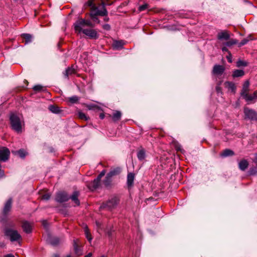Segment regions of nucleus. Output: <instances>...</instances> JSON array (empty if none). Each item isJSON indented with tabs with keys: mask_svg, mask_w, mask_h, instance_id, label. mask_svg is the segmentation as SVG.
I'll use <instances>...</instances> for the list:
<instances>
[{
	"mask_svg": "<svg viewBox=\"0 0 257 257\" xmlns=\"http://www.w3.org/2000/svg\"><path fill=\"white\" fill-rule=\"evenodd\" d=\"M10 122L13 130L19 133L22 132L23 120L17 114L13 113L10 116Z\"/></svg>",
	"mask_w": 257,
	"mask_h": 257,
	"instance_id": "obj_1",
	"label": "nucleus"
},
{
	"mask_svg": "<svg viewBox=\"0 0 257 257\" xmlns=\"http://www.w3.org/2000/svg\"><path fill=\"white\" fill-rule=\"evenodd\" d=\"M118 203V198L116 196H114L109 199L107 201L103 203L101 205V208H106L107 210H111L117 206Z\"/></svg>",
	"mask_w": 257,
	"mask_h": 257,
	"instance_id": "obj_2",
	"label": "nucleus"
},
{
	"mask_svg": "<svg viewBox=\"0 0 257 257\" xmlns=\"http://www.w3.org/2000/svg\"><path fill=\"white\" fill-rule=\"evenodd\" d=\"M105 4L104 2L102 3V10H98V9L96 7H93V12L94 13L91 14V18L92 20L94 22H96L97 23H99V21L98 20V18L96 17L97 16H104L107 15V12L106 10V9L104 7Z\"/></svg>",
	"mask_w": 257,
	"mask_h": 257,
	"instance_id": "obj_3",
	"label": "nucleus"
},
{
	"mask_svg": "<svg viewBox=\"0 0 257 257\" xmlns=\"http://www.w3.org/2000/svg\"><path fill=\"white\" fill-rule=\"evenodd\" d=\"M5 235L8 236L11 241H19L22 237L17 230L8 228L5 230Z\"/></svg>",
	"mask_w": 257,
	"mask_h": 257,
	"instance_id": "obj_4",
	"label": "nucleus"
},
{
	"mask_svg": "<svg viewBox=\"0 0 257 257\" xmlns=\"http://www.w3.org/2000/svg\"><path fill=\"white\" fill-rule=\"evenodd\" d=\"M85 19H79L74 24V28L76 33L80 34V33H83L84 30H86V25L84 24Z\"/></svg>",
	"mask_w": 257,
	"mask_h": 257,
	"instance_id": "obj_5",
	"label": "nucleus"
},
{
	"mask_svg": "<svg viewBox=\"0 0 257 257\" xmlns=\"http://www.w3.org/2000/svg\"><path fill=\"white\" fill-rule=\"evenodd\" d=\"M70 199V197L65 192H60L58 193L56 196V200L60 203L67 201Z\"/></svg>",
	"mask_w": 257,
	"mask_h": 257,
	"instance_id": "obj_6",
	"label": "nucleus"
},
{
	"mask_svg": "<svg viewBox=\"0 0 257 257\" xmlns=\"http://www.w3.org/2000/svg\"><path fill=\"white\" fill-rule=\"evenodd\" d=\"M244 113L245 114V117L248 119L250 120L257 119V113L252 109L245 107L244 109Z\"/></svg>",
	"mask_w": 257,
	"mask_h": 257,
	"instance_id": "obj_7",
	"label": "nucleus"
},
{
	"mask_svg": "<svg viewBox=\"0 0 257 257\" xmlns=\"http://www.w3.org/2000/svg\"><path fill=\"white\" fill-rule=\"evenodd\" d=\"M10 152L9 149L6 147L0 148V160L6 161L9 157Z\"/></svg>",
	"mask_w": 257,
	"mask_h": 257,
	"instance_id": "obj_8",
	"label": "nucleus"
},
{
	"mask_svg": "<svg viewBox=\"0 0 257 257\" xmlns=\"http://www.w3.org/2000/svg\"><path fill=\"white\" fill-rule=\"evenodd\" d=\"M225 70V68L222 65H215L212 70V74L215 75H221Z\"/></svg>",
	"mask_w": 257,
	"mask_h": 257,
	"instance_id": "obj_9",
	"label": "nucleus"
},
{
	"mask_svg": "<svg viewBox=\"0 0 257 257\" xmlns=\"http://www.w3.org/2000/svg\"><path fill=\"white\" fill-rule=\"evenodd\" d=\"M83 33L91 39H97L98 38L97 32L94 30L91 29L84 30Z\"/></svg>",
	"mask_w": 257,
	"mask_h": 257,
	"instance_id": "obj_10",
	"label": "nucleus"
},
{
	"mask_svg": "<svg viewBox=\"0 0 257 257\" xmlns=\"http://www.w3.org/2000/svg\"><path fill=\"white\" fill-rule=\"evenodd\" d=\"M230 38V34L228 31H221L217 34V38L219 40H228Z\"/></svg>",
	"mask_w": 257,
	"mask_h": 257,
	"instance_id": "obj_11",
	"label": "nucleus"
},
{
	"mask_svg": "<svg viewBox=\"0 0 257 257\" xmlns=\"http://www.w3.org/2000/svg\"><path fill=\"white\" fill-rule=\"evenodd\" d=\"M100 185V180L98 179V178H96L93 180V181L90 182L88 185V187L89 189L91 190H94L95 189H97Z\"/></svg>",
	"mask_w": 257,
	"mask_h": 257,
	"instance_id": "obj_12",
	"label": "nucleus"
},
{
	"mask_svg": "<svg viewBox=\"0 0 257 257\" xmlns=\"http://www.w3.org/2000/svg\"><path fill=\"white\" fill-rule=\"evenodd\" d=\"M79 196V193L78 191H75L73 192V194L70 197V199L72 200V201L74 202L75 204L77 206L79 205L80 201L78 200V196Z\"/></svg>",
	"mask_w": 257,
	"mask_h": 257,
	"instance_id": "obj_13",
	"label": "nucleus"
},
{
	"mask_svg": "<svg viewBox=\"0 0 257 257\" xmlns=\"http://www.w3.org/2000/svg\"><path fill=\"white\" fill-rule=\"evenodd\" d=\"M135 179V175L133 173H129L127 176V184L128 187H131L133 185Z\"/></svg>",
	"mask_w": 257,
	"mask_h": 257,
	"instance_id": "obj_14",
	"label": "nucleus"
},
{
	"mask_svg": "<svg viewBox=\"0 0 257 257\" xmlns=\"http://www.w3.org/2000/svg\"><path fill=\"white\" fill-rule=\"evenodd\" d=\"M22 227L24 231L27 233H30L32 231V226L30 223L27 221L23 222Z\"/></svg>",
	"mask_w": 257,
	"mask_h": 257,
	"instance_id": "obj_15",
	"label": "nucleus"
},
{
	"mask_svg": "<svg viewBox=\"0 0 257 257\" xmlns=\"http://www.w3.org/2000/svg\"><path fill=\"white\" fill-rule=\"evenodd\" d=\"M248 166V162L244 159L242 160L238 163L239 168L242 171H244L247 168Z\"/></svg>",
	"mask_w": 257,
	"mask_h": 257,
	"instance_id": "obj_16",
	"label": "nucleus"
},
{
	"mask_svg": "<svg viewBox=\"0 0 257 257\" xmlns=\"http://www.w3.org/2000/svg\"><path fill=\"white\" fill-rule=\"evenodd\" d=\"M246 100L251 101L257 98V91H255L252 95H248L247 93L242 95Z\"/></svg>",
	"mask_w": 257,
	"mask_h": 257,
	"instance_id": "obj_17",
	"label": "nucleus"
},
{
	"mask_svg": "<svg viewBox=\"0 0 257 257\" xmlns=\"http://www.w3.org/2000/svg\"><path fill=\"white\" fill-rule=\"evenodd\" d=\"M137 157H138V159L140 161H143L145 159V157H146V153H145V150L143 149H140L138 152Z\"/></svg>",
	"mask_w": 257,
	"mask_h": 257,
	"instance_id": "obj_18",
	"label": "nucleus"
},
{
	"mask_svg": "<svg viewBox=\"0 0 257 257\" xmlns=\"http://www.w3.org/2000/svg\"><path fill=\"white\" fill-rule=\"evenodd\" d=\"M12 206V199H9L6 203L5 204L4 208V213L6 214L7 212H8L11 208Z\"/></svg>",
	"mask_w": 257,
	"mask_h": 257,
	"instance_id": "obj_19",
	"label": "nucleus"
},
{
	"mask_svg": "<svg viewBox=\"0 0 257 257\" xmlns=\"http://www.w3.org/2000/svg\"><path fill=\"white\" fill-rule=\"evenodd\" d=\"M244 75V72L242 70H235L233 72L232 76L233 77H241Z\"/></svg>",
	"mask_w": 257,
	"mask_h": 257,
	"instance_id": "obj_20",
	"label": "nucleus"
},
{
	"mask_svg": "<svg viewBox=\"0 0 257 257\" xmlns=\"http://www.w3.org/2000/svg\"><path fill=\"white\" fill-rule=\"evenodd\" d=\"M234 155V153L232 151L229 149H226L224 150L221 154V156L222 157H226Z\"/></svg>",
	"mask_w": 257,
	"mask_h": 257,
	"instance_id": "obj_21",
	"label": "nucleus"
},
{
	"mask_svg": "<svg viewBox=\"0 0 257 257\" xmlns=\"http://www.w3.org/2000/svg\"><path fill=\"white\" fill-rule=\"evenodd\" d=\"M121 116V113L119 111H116L113 113L112 117L113 121H116L120 119Z\"/></svg>",
	"mask_w": 257,
	"mask_h": 257,
	"instance_id": "obj_22",
	"label": "nucleus"
},
{
	"mask_svg": "<svg viewBox=\"0 0 257 257\" xmlns=\"http://www.w3.org/2000/svg\"><path fill=\"white\" fill-rule=\"evenodd\" d=\"M120 172V170L119 168H116L110 171L107 175L110 177H112L114 176L118 175Z\"/></svg>",
	"mask_w": 257,
	"mask_h": 257,
	"instance_id": "obj_23",
	"label": "nucleus"
},
{
	"mask_svg": "<svg viewBox=\"0 0 257 257\" xmlns=\"http://www.w3.org/2000/svg\"><path fill=\"white\" fill-rule=\"evenodd\" d=\"M112 182V177L109 176L107 174L106 175L104 180L103 181V184L106 187H108L111 185Z\"/></svg>",
	"mask_w": 257,
	"mask_h": 257,
	"instance_id": "obj_24",
	"label": "nucleus"
},
{
	"mask_svg": "<svg viewBox=\"0 0 257 257\" xmlns=\"http://www.w3.org/2000/svg\"><path fill=\"white\" fill-rule=\"evenodd\" d=\"M49 242L53 245H56L60 242V240L57 237L50 238Z\"/></svg>",
	"mask_w": 257,
	"mask_h": 257,
	"instance_id": "obj_25",
	"label": "nucleus"
},
{
	"mask_svg": "<svg viewBox=\"0 0 257 257\" xmlns=\"http://www.w3.org/2000/svg\"><path fill=\"white\" fill-rule=\"evenodd\" d=\"M249 85V83L248 81H246L243 85L242 90L241 92V95H244V94L247 92L248 90V87Z\"/></svg>",
	"mask_w": 257,
	"mask_h": 257,
	"instance_id": "obj_26",
	"label": "nucleus"
},
{
	"mask_svg": "<svg viewBox=\"0 0 257 257\" xmlns=\"http://www.w3.org/2000/svg\"><path fill=\"white\" fill-rule=\"evenodd\" d=\"M124 45L122 41H115L113 43V46L116 49L121 48Z\"/></svg>",
	"mask_w": 257,
	"mask_h": 257,
	"instance_id": "obj_27",
	"label": "nucleus"
},
{
	"mask_svg": "<svg viewBox=\"0 0 257 257\" xmlns=\"http://www.w3.org/2000/svg\"><path fill=\"white\" fill-rule=\"evenodd\" d=\"M22 37L25 39L26 43H30L32 41V36L29 34H23Z\"/></svg>",
	"mask_w": 257,
	"mask_h": 257,
	"instance_id": "obj_28",
	"label": "nucleus"
},
{
	"mask_svg": "<svg viewBox=\"0 0 257 257\" xmlns=\"http://www.w3.org/2000/svg\"><path fill=\"white\" fill-rule=\"evenodd\" d=\"M252 40V36L251 35L248 36L247 38L243 39L239 43V46L241 47L242 46L246 44L250 40Z\"/></svg>",
	"mask_w": 257,
	"mask_h": 257,
	"instance_id": "obj_29",
	"label": "nucleus"
},
{
	"mask_svg": "<svg viewBox=\"0 0 257 257\" xmlns=\"http://www.w3.org/2000/svg\"><path fill=\"white\" fill-rule=\"evenodd\" d=\"M225 86L226 87H227L228 89H230L232 91H234L235 89V86L234 83L230 82H226L225 83Z\"/></svg>",
	"mask_w": 257,
	"mask_h": 257,
	"instance_id": "obj_30",
	"label": "nucleus"
},
{
	"mask_svg": "<svg viewBox=\"0 0 257 257\" xmlns=\"http://www.w3.org/2000/svg\"><path fill=\"white\" fill-rule=\"evenodd\" d=\"M49 110L55 113H58L60 112L59 108L53 105H51L49 106Z\"/></svg>",
	"mask_w": 257,
	"mask_h": 257,
	"instance_id": "obj_31",
	"label": "nucleus"
},
{
	"mask_svg": "<svg viewBox=\"0 0 257 257\" xmlns=\"http://www.w3.org/2000/svg\"><path fill=\"white\" fill-rule=\"evenodd\" d=\"M68 99L69 102H70L72 103H76L79 100V97H78L76 95H74L71 97H70Z\"/></svg>",
	"mask_w": 257,
	"mask_h": 257,
	"instance_id": "obj_32",
	"label": "nucleus"
},
{
	"mask_svg": "<svg viewBox=\"0 0 257 257\" xmlns=\"http://www.w3.org/2000/svg\"><path fill=\"white\" fill-rule=\"evenodd\" d=\"M237 41L236 40L232 39L228 41L226 43H224V45L226 46L230 47L232 45H235L237 44Z\"/></svg>",
	"mask_w": 257,
	"mask_h": 257,
	"instance_id": "obj_33",
	"label": "nucleus"
},
{
	"mask_svg": "<svg viewBox=\"0 0 257 257\" xmlns=\"http://www.w3.org/2000/svg\"><path fill=\"white\" fill-rule=\"evenodd\" d=\"M249 174L250 175H255L257 174V165H255V166L251 167L249 171Z\"/></svg>",
	"mask_w": 257,
	"mask_h": 257,
	"instance_id": "obj_34",
	"label": "nucleus"
},
{
	"mask_svg": "<svg viewBox=\"0 0 257 257\" xmlns=\"http://www.w3.org/2000/svg\"><path fill=\"white\" fill-rule=\"evenodd\" d=\"M34 90L36 92H40L45 89L44 87L40 85H37L34 86Z\"/></svg>",
	"mask_w": 257,
	"mask_h": 257,
	"instance_id": "obj_35",
	"label": "nucleus"
},
{
	"mask_svg": "<svg viewBox=\"0 0 257 257\" xmlns=\"http://www.w3.org/2000/svg\"><path fill=\"white\" fill-rule=\"evenodd\" d=\"M247 65V62L242 60H238L236 63V66L238 67H240L241 66H246Z\"/></svg>",
	"mask_w": 257,
	"mask_h": 257,
	"instance_id": "obj_36",
	"label": "nucleus"
},
{
	"mask_svg": "<svg viewBox=\"0 0 257 257\" xmlns=\"http://www.w3.org/2000/svg\"><path fill=\"white\" fill-rule=\"evenodd\" d=\"M78 117L80 119L85 120L88 119V117L85 115V114L81 111L78 112Z\"/></svg>",
	"mask_w": 257,
	"mask_h": 257,
	"instance_id": "obj_37",
	"label": "nucleus"
},
{
	"mask_svg": "<svg viewBox=\"0 0 257 257\" xmlns=\"http://www.w3.org/2000/svg\"><path fill=\"white\" fill-rule=\"evenodd\" d=\"M84 232H85V234L86 237H87L88 240L89 241H90L92 239V238L90 237V233L89 232L88 227L87 226H86L84 228Z\"/></svg>",
	"mask_w": 257,
	"mask_h": 257,
	"instance_id": "obj_38",
	"label": "nucleus"
},
{
	"mask_svg": "<svg viewBox=\"0 0 257 257\" xmlns=\"http://www.w3.org/2000/svg\"><path fill=\"white\" fill-rule=\"evenodd\" d=\"M75 72V69L72 68H68L66 70V75L68 76L69 75H71Z\"/></svg>",
	"mask_w": 257,
	"mask_h": 257,
	"instance_id": "obj_39",
	"label": "nucleus"
},
{
	"mask_svg": "<svg viewBox=\"0 0 257 257\" xmlns=\"http://www.w3.org/2000/svg\"><path fill=\"white\" fill-rule=\"evenodd\" d=\"M73 246H74V248L75 253L76 254H77L78 255L81 254V253L79 251V249L78 246L75 241H74V242Z\"/></svg>",
	"mask_w": 257,
	"mask_h": 257,
	"instance_id": "obj_40",
	"label": "nucleus"
},
{
	"mask_svg": "<svg viewBox=\"0 0 257 257\" xmlns=\"http://www.w3.org/2000/svg\"><path fill=\"white\" fill-rule=\"evenodd\" d=\"M149 7V5L147 4H144L142 6H140L139 8V11L141 12L146 10Z\"/></svg>",
	"mask_w": 257,
	"mask_h": 257,
	"instance_id": "obj_41",
	"label": "nucleus"
},
{
	"mask_svg": "<svg viewBox=\"0 0 257 257\" xmlns=\"http://www.w3.org/2000/svg\"><path fill=\"white\" fill-rule=\"evenodd\" d=\"M84 24L86 25V27H93L94 25L92 23V22L88 20H85V23Z\"/></svg>",
	"mask_w": 257,
	"mask_h": 257,
	"instance_id": "obj_42",
	"label": "nucleus"
},
{
	"mask_svg": "<svg viewBox=\"0 0 257 257\" xmlns=\"http://www.w3.org/2000/svg\"><path fill=\"white\" fill-rule=\"evenodd\" d=\"M18 154L21 158H24L26 156V153L24 150H20L18 151Z\"/></svg>",
	"mask_w": 257,
	"mask_h": 257,
	"instance_id": "obj_43",
	"label": "nucleus"
},
{
	"mask_svg": "<svg viewBox=\"0 0 257 257\" xmlns=\"http://www.w3.org/2000/svg\"><path fill=\"white\" fill-rule=\"evenodd\" d=\"M50 198V195L49 194H45L43 195L42 197V199L45 200H48Z\"/></svg>",
	"mask_w": 257,
	"mask_h": 257,
	"instance_id": "obj_44",
	"label": "nucleus"
},
{
	"mask_svg": "<svg viewBox=\"0 0 257 257\" xmlns=\"http://www.w3.org/2000/svg\"><path fill=\"white\" fill-rule=\"evenodd\" d=\"M105 174V170L102 171L101 172V173L99 174V175L97 176V178H98V179H99L101 180V178L104 176Z\"/></svg>",
	"mask_w": 257,
	"mask_h": 257,
	"instance_id": "obj_45",
	"label": "nucleus"
},
{
	"mask_svg": "<svg viewBox=\"0 0 257 257\" xmlns=\"http://www.w3.org/2000/svg\"><path fill=\"white\" fill-rule=\"evenodd\" d=\"M226 58L229 63L232 62V56L230 52H228V55L226 56Z\"/></svg>",
	"mask_w": 257,
	"mask_h": 257,
	"instance_id": "obj_46",
	"label": "nucleus"
},
{
	"mask_svg": "<svg viewBox=\"0 0 257 257\" xmlns=\"http://www.w3.org/2000/svg\"><path fill=\"white\" fill-rule=\"evenodd\" d=\"M103 28L104 30H109L110 29V27L108 24H105L103 26Z\"/></svg>",
	"mask_w": 257,
	"mask_h": 257,
	"instance_id": "obj_47",
	"label": "nucleus"
},
{
	"mask_svg": "<svg viewBox=\"0 0 257 257\" xmlns=\"http://www.w3.org/2000/svg\"><path fill=\"white\" fill-rule=\"evenodd\" d=\"M216 90L217 93L221 92V88L219 86V84L217 85V86L216 87Z\"/></svg>",
	"mask_w": 257,
	"mask_h": 257,
	"instance_id": "obj_48",
	"label": "nucleus"
},
{
	"mask_svg": "<svg viewBox=\"0 0 257 257\" xmlns=\"http://www.w3.org/2000/svg\"><path fill=\"white\" fill-rule=\"evenodd\" d=\"M253 162L257 165V153L255 154V157L253 160Z\"/></svg>",
	"mask_w": 257,
	"mask_h": 257,
	"instance_id": "obj_49",
	"label": "nucleus"
},
{
	"mask_svg": "<svg viewBox=\"0 0 257 257\" xmlns=\"http://www.w3.org/2000/svg\"><path fill=\"white\" fill-rule=\"evenodd\" d=\"M222 51L223 52H227L228 53V49L226 48V47H223L222 48Z\"/></svg>",
	"mask_w": 257,
	"mask_h": 257,
	"instance_id": "obj_50",
	"label": "nucleus"
},
{
	"mask_svg": "<svg viewBox=\"0 0 257 257\" xmlns=\"http://www.w3.org/2000/svg\"><path fill=\"white\" fill-rule=\"evenodd\" d=\"M42 223H43V225L45 227H47V222H46V221H45V220L43 221Z\"/></svg>",
	"mask_w": 257,
	"mask_h": 257,
	"instance_id": "obj_51",
	"label": "nucleus"
},
{
	"mask_svg": "<svg viewBox=\"0 0 257 257\" xmlns=\"http://www.w3.org/2000/svg\"><path fill=\"white\" fill-rule=\"evenodd\" d=\"M5 257H15V256L12 254H8L5 255Z\"/></svg>",
	"mask_w": 257,
	"mask_h": 257,
	"instance_id": "obj_52",
	"label": "nucleus"
},
{
	"mask_svg": "<svg viewBox=\"0 0 257 257\" xmlns=\"http://www.w3.org/2000/svg\"><path fill=\"white\" fill-rule=\"evenodd\" d=\"M92 255V253L90 252L87 255H86L85 257H91Z\"/></svg>",
	"mask_w": 257,
	"mask_h": 257,
	"instance_id": "obj_53",
	"label": "nucleus"
},
{
	"mask_svg": "<svg viewBox=\"0 0 257 257\" xmlns=\"http://www.w3.org/2000/svg\"><path fill=\"white\" fill-rule=\"evenodd\" d=\"M104 117V115L103 114H100V117L101 119H103Z\"/></svg>",
	"mask_w": 257,
	"mask_h": 257,
	"instance_id": "obj_54",
	"label": "nucleus"
},
{
	"mask_svg": "<svg viewBox=\"0 0 257 257\" xmlns=\"http://www.w3.org/2000/svg\"><path fill=\"white\" fill-rule=\"evenodd\" d=\"M54 257H59V256L58 255H57V254H55L54 255Z\"/></svg>",
	"mask_w": 257,
	"mask_h": 257,
	"instance_id": "obj_55",
	"label": "nucleus"
},
{
	"mask_svg": "<svg viewBox=\"0 0 257 257\" xmlns=\"http://www.w3.org/2000/svg\"><path fill=\"white\" fill-rule=\"evenodd\" d=\"M89 6H91V5H92V2H89Z\"/></svg>",
	"mask_w": 257,
	"mask_h": 257,
	"instance_id": "obj_56",
	"label": "nucleus"
},
{
	"mask_svg": "<svg viewBox=\"0 0 257 257\" xmlns=\"http://www.w3.org/2000/svg\"><path fill=\"white\" fill-rule=\"evenodd\" d=\"M66 257H71V256L69 255H67Z\"/></svg>",
	"mask_w": 257,
	"mask_h": 257,
	"instance_id": "obj_57",
	"label": "nucleus"
},
{
	"mask_svg": "<svg viewBox=\"0 0 257 257\" xmlns=\"http://www.w3.org/2000/svg\"><path fill=\"white\" fill-rule=\"evenodd\" d=\"M101 257H106V256H105L104 255H102Z\"/></svg>",
	"mask_w": 257,
	"mask_h": 257,
	"instance_id": "obj_58",
	"label": "nucleus"
},
{
	"mask_svg": "<svg viewBox=\"0 0 257 257\" xmlns=\"http://www.w3.org/2000/svg\"><path fill=\"white\" fill-rule=\"evenodd\" d=\"M110 235H111V234H110V233H108V235H109V236H110Z\"/></svg>",
	"mask_w": 257,
	"mask_h": 257,
	"instance_id": "obj_59",
	"label": "nucleus"
}]
</instances>
